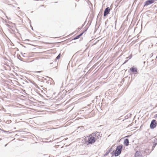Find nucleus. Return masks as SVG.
Listing matches in <instances>:
<instances>
[{"label":"nucleus","instance_id":"aec40b11","mask_svg":"<svg viewBox=\"0 0 157 157\" xmlns=\"http://www.w3.org/2000/svg\"><path fill=\"white\" fill-rule=\"evenodd\" d=\"M135 157H143V156L142 155V156H140L136 157V156H135Z\"/></svg>","mask_w":157,"mask_h":157},{"label":"nucleus","instance_id":"5701e85b","mask_svg":"<svg viewBox=\"0 0 157 157\" xmlns=\"http://www.w3.org/2000/svg\"><path fill=\"white\" fill-rule=\"evenodd\" d=\"M151 54L152 55V56H152V53Z\"/></svg>","mask_w":157,"mask_h":157},{"label":"nucleus","instance_id":"1a4fd4ad","mask_svg":"<svg viewBox=\"0 0 157 157\" xmlns=\"http://www.w3.org/2000/svg\"><path fill=\"white\" fill-rule=\"evenodd\" d=\"M129 140L128 139H125L124 142V144L126 146H128L129 145Z\"/></svg>","mask_w":157,"mask_h":157},{"label":"nucleus","instance_id":"412c9836","mask_svg":"<svg viewBox=\"0 0 157 157\" xmlns=\"http://www.w3.org/2000/svg\"><path fill=\"white\" fill-rule=\"evenodd\" d=\"M130 136H128H128H126L125 137H129Z\"/></svg>","mask_w":157,"mask_h":157},{"label":"nucleus","instance_id":"0eeeda50","mask_svg":"<svg viewBox=\"0 0 157 157\" xmlns=\"http://www.w3.org/2000/svg\"><path fill=\"white\" fill-rule=\"evenodd\" d=\"M152 142L153 143V144L152 146V149L151 150V151L154 149V148L155 147L157 144V139L155 138H154L152 141Z\"/></svg>","mask_w":157,"mask_h":157},{"label":"nucleus","instance_id":"39448f33","mask_svg":"<svg viewBox=\"0 0 157 157\" xmlns=\"http://www.w3.org/2000/svg\"><path fill=\"white\" fill-rule=\"evenodd\" d=\"M91 135L94 137L95 139H97L96 140H98V139H100L101 137V136H100V133L98 132H95L92 133Z\"/></svg>","mask_w":157,"mask_h":157},{"label":"nucleus","instance_id":"c85d7f7f","mask_svg":"<svg viewBox=\"0 0 157 157\" xmlns=\"http://www.w3.org/2000/svg\"><path fill=\"white\" fill-rule=\"evenodd\" d=\"M1 140V139L0 138V140Z\"/></svg>","mask_w":157,"mask_h":157},{"label":"nucleus","instance_id":"4be33fe9","mask_svg":"<svg viewBox=\"0 0 157 157\" xmlns=\"http://www.w3.org/2000/svg\"><path fill=\"white\" fill-rule=\"evenodd\" d=\"M41 6H44V5H42Z\"/></svg>","mask_w":157,"mask_h":157},{"label":"nucleus","instance_id":"dca6fc26","mask_svg":"<svg viewBox=\"0 0 157 157\" xmlns=\"http://www.w3.org/2000/svg\"><path fill=\"white\" fill-rule=\"evenodd\" d=\"M132 58V55H131L129 56L126 58V59H130Z\"/></svg>","mask_w":157,"mask_h":157},{"label":"nucleus","instance_id":"7ed1b4c3","mask_svg":"<svg viewBox=\"0 0 157 157\" xmlns=\"http://www.w3.org/2000/svg\"><path fill=\"white\" fill-rule=\"evenodd\" d=\"M157 124L156 121L155 120H152L150 123V127L151 129H153L155 128Z\"/></svg>","mask_w":157,"mask_h":157},{"label":"nucleus","instance_id":"ddd939ff","mask_svg":"<svg viewBox=\"0 0 157 157\" xmlns=\"http://www.w3.org/2000/svg\"><path fill=\"white\" fill-rule=\"evenodd\" d=\"M87 29H86V30H85L83 32H82V33H81L80 34H79V35H78L79 36V37H80L81 36H82V34H83V33H84L85 32H86V31H87Z\"/></svg>","mask_w":157,"mask_h":157},{"label":"nucleus","instance_id":"6e6552de","mask_svg":"<svg viewBox=\"0 0 157 157\" xmlns=\"http://www.w3.org/2000/svg\"><path fill=\"white\" fill-rule=\"evenodd\" d=\"M129 70L130 71L133 72H137V69L135 67H131Z\"/></svg>","mask_w":157,"mask_h":157},{"label":"nucleus","instance_id":"bb28decb","mask_svg":"<svg viewBox=\"0 0 157 157\" xmlns=\"http://www.w3.org/2000/svg\"><path fill=\"white\" fill-rule=\"evenodd\" d=\"M56 2V3H57V2Z\"/></svg>","mask_w":157,"mask_h":157},{"label":"nucleus","instance_id":"423d86ee","mask_svg":"<svg viewBox=\"0 0 157 157\" xmlns=\"http://www.w3.org/2000/svg\"><path fill=\"white\" fill-rule=\"evenodd\" d=\"M110 11V9L109 7H107L105 9L104 13V17L108 15Z\"/></svg>","mask_w":157,"mask_h":157},{"label":"nucleus","instance_id":"f3484780","mask_svg":"<svg viewBox=\"0 0 157 157\" xmlns=\"http://www.w3.org/2000/svg\"><path fill=\"white\" fill-rule=\"evenodd\" d=\"M131 114H129V115L127 117H131Z\"/></svg>","mask_w":157,"mask_h":157},{"label":"nucleus","instance_id":"c756f323","mask_svg":"<svg viewBox=\"0 0 157 157\" xmlns=\"http://www.w3.org/2000/svg\"><path fill=\"white\" fill-rule=\"evenodd\" d=\"M0 129H1V128H0Z\"/></svg>","mask_w":157,"mask_h":157},{"label":"nucleus","instance_id":"a878e982","mask_svg":"<svg viewBox=\"0 0 157 157\" xmlns=\"http://www.w3.org/2000/svg\"><path fill=\"white\" fill-rule=\"evenodd\" d=\"M99 15H100L99 14H98V16H99Z\"/></svg>","mask_w":157,"mask_h":157},{"label":"nucleus","instance_id":"f8f14e48","mask_svg":"<svg viewBox=\"0 0 157 157\" xmlns=\"http://www.w3.org/2000/svg\"><path fill=\"white\" fill-rule=\"evenodd\" d=\"M80 38L79 36L78 35L76 36H75V37H74L73 39H72V40H76V39H77L78 38Z\"/></svg>","mask_w":157,"mask_h":157},{"label":"nucleus","instance_id":"20e7f679","mask_svg":"<svg viewBox=\"0 0 157 157\" xmlns=\"http://www.w3.org/2000/svg\"><path fill=\"white\" fill-rule=\"evenodd\" d=\"M156 0H147L145 1L144 3V7L147 6L153 3Z\"/></svg>","mask_w":157,"mask_h":157},{"label":"nucleus","instance_id":"6ab92c4d","mask_svg":"<svg viewBox=\"0 0 157 157\" xmlns=\"http://www.w3.org/2000/svg\"><path fill=\"white\" fill-rule=\"evenodd\" d=\"M128 61V60H126L125 61V62H124V64L125 63H126Z\"/></svg>","mask_w":157,"mask_h":157},{"label":"nucleus","instance_id":"9b49d317","mask_svg":"<svg viewBox=\"0 0 157 157\" xmlns=\"http://www.w3.org/2000/svg\"><path fill=\"white\" fill-rule=\"evenodd\" d=\"M111 150H112V149H110L109 150H108L105 153V154L104 156H105L107 155H108V154L109 153V152L111 151Z\"/></svg>","mask_w":157,"mask_h":157},{"label":"nucleus","instance_id":"9d476101","mask_svg":"<svg viewBox=\"0 0 157 157\" xmlns=\"http://www.w3.org/2000/svg\"><path fill=\"white\" fill-rule=\"evenodd\" d=\"M142 155L141 154V152L139 151H136L135 155V156H136V157L140 156Z\"/></svg>","mask_w":157,"mask_h":157},{"label":"nucleus","instance_id":"4468645a","mask_svg":"<svg viewBox=\"0 0 157 157\" xmlns=\"http://www.w3.org/2000/svg\"><path fill=\"white\" fill-rule=\"evenodd\" d=\"M61 56V54L60 53L56 57V59H59Z\"/></svg>","mask_w":157,"mask_h":157},{"label":"nucleus","instance_id":"a211bd4d","mask_svg":"<svg viewBox=\"0 0 157 157\" xmlns=\"http://www.w3.org/2000/svg\"><path fill=\"white\" fill-rule=\"evenodd\" d=\"M155 118L157 117V114L155 115Z\"/></svg>","mask_w":157,"mask_h":157},{"label":"nucleus","instance_id":"b1692460","mask_svg":"<svg viewBox=\"0 0 157 157\" xmlns=\"http://www.w3.org/2000/svg\"><path fill=\"white\" fill-rule=\"evenodd\" d=\"M52 63H50V64H52Z\"/></svg>","mask_w":157,"mask_h":157},{"label":"nucleus","instance_id":"f257e3e1","mask_svg":"<svg viewBox=\"0 0 157 157\" xmlns=\"http://www.w3.org/2000/svg\"><path fill=\"white\" fill-rule=\"evenodd\" d=\"M123 147V146L122 145H120L119 146H117L116 148V150H113L111 153L113 154V153H114V155L115 156H119L121 153Z\"/></svg>","mask_w":157,"mask_h":157},{"label":"nucleus","instance_id":"2eb2a0df","mask_svg":"<svg viewBox=\"0 0 157 157\" xmlns=\"http://www.w3.org/2000/svg\"><path fill=\"white\" fill-rule=\"evenodd\" d=\"M0 130H1V131H3V132H9V131H5V130H3V129H1H1H0Z\"/></svg>","mask_w":157,"mask_h":157},{"label":"nucleus","instance_id":"f03ea898","mask_svg":"<svg viewBox=\"0 0 157 157\" xmlns=\"http://www.w3.org/2000/svg\"><path fill=\"white\" fill-rule=\"evenodd\" d=\"M87 138H88V139L86 140V142L87 143L89 144H92L94 143L97 140V139H95L94 137L91 135V134H90Z\"/></svg>","mask_w":157,"mask_h":157},{"label":"nucleus","instance_id":"393cba45","mask_svg":"<svg viewBox=\"0 0 157 157\" xmlns=\"http://www.w3.org/2000/svg\"><path fill=\"white\" fill-rule=\"evenodd\" d=\"M126 116H125V118H126H126H126Z\"/></svg>","mask_w":157,"mask_h":157},{"label":"nucleus","instance_id":"cd10ccee","mask_svg":"<svg viewBox=\"0 0 157 157\" xmlns=\"http://www.w3.org/2000/svg\"><path fill=\"white\" fill-rule=\"evenodd\" d=\"M76 6V4H75V6Z\"/></svg>","mask_w":157,"mask_h":157}]
</instances>
